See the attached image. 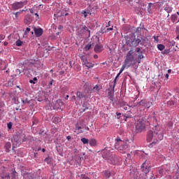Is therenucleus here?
Returning <instances> with one entry per match:
<instances>
[{"mask_svg": "<svg viewBox=\"0 0 179 179\" xmlns=\"http://www.w3.org/2000/svg\"><path fill=\"white\" fill-rule=\"evenodd\" d=\"M130 177L134 179H139V172H138V169H133V171L130 172Z\"/></svg>", "mask_w": 179, "mask_h": 179, "instance_id": "nucleus-8", "label": "nucleus"}, {"mask_svg": "<svg viewBox=\"0 0 179 179\" xmlns=\"http://www.w3.org/2000/svg\"><path fill=\"white\" fill-rule=\"evenodd\" d=\"M127 66L128 67V64H127V63L124 62V65H122V68L120 69V73H122V72H124V70L125 69V68H127Z\"/></svg>", "mask_w": 179, "mask_h": 179, "instance_id": "nucleus-26", "label": "nucleus"}, {"mask_svg": "<svg viewBox=\"0 0 179 179\" xmlns=\"http://www.w3.org/2000/svg\"><path fill=\"white\" fill-rule=\"evenodd\" d=\"M112 164H120V159L117 157H114L113 158Z\"/></svg>", "mask_w": 179, "mask_h": 179, "instance_id": "nucleus-23", "label": "nucleus"}, {"mask_svg": "<svg viewBox=\"0 0 179 179\" xmlns=\"http://www.w3.org/2000/svg\"><path fill=\"white\" fill-rule=\"evenodd\" d=\"M136 52H141V48H136Z\"/></svg>", "mask_w": 179, "mask_h": 179, "instance_id": "nucleus-58", "label": "nucleus"}, {"mask_svg": "<svg viewBox=\"0 0 179 179\" xmlns=\"http://www.w3.org/2000/svg\"><path fill=\"white\" fill-rule=\"evenodd\" d=\"M77 97L78 99H83L85 98V95H83V94H82L80 92H77Z\"/></svg>", "mask_w": 179, "mask_h": 179, "instance_id": "nucleus-29", "label": "nucleus"}, {"mask_svg": "<svg viewBox=\"0 0 179 179\" xmlns=\"http://www.w3.org/2000/svg\"><path fill=\"white\" fill-rule=\"evenodd\" d=\"M94 59H97V58H99V56L97 55H94Z\"/></svg>", "mask_w": 179, "mask_h": 179, "instance_id": "nucleus-61", "label": "nucleus"}, {"mask_svg": "<svg viewBox=\"0 0 179 179\" xmlns=\"http://www.w3.org/2000/svg\"><path fill=\"white\" fill-rule=\"evenodd\" d=\"M126 65H128V68L131 65H135L138 62L136 58H135V54L134 55V50H130L126 56V59L124 60Z\"/></svg>", "mask_w": 179, "mask_h": 179, "instance_id": "nucleus-3", "label": "nucleus"}, {"mask_svg": "<svg viewBox=\"0 0 179 179\" xmlns=\"http://www.w3.org/2000/svg\"><path fill=\"white\" fill-rule=\"evenodd\" d=\"M174 104H175L174 101H168V106H174Z\"/></svg>", "mask_w": 179, "mask_h": 179, "instance_id": "nucleus-43", "label": "nucleus"}, {"mask_svg": "<svg viewBox=\"0 0 179 179\" xmlns=\"http://www.w3.org/2000/svg\"><path fill=\"white\" fill-rule=\"evenodd\" d=\"M109 100H110V101H114V100H115V99L114 98V95L112 96H109Z\"/></svg>", "mask_w": 179, "mask_h": 179, "instance_id": "nucleus-44", "label": "nucleus"}, {"mask_svg": "<svg viewBox=\"0 0 179 179\" xmlns=\"http://www.w3.org/2000/svg\"><path fill=\"white\" fill-rule=\"evenodd\" d=\"M83 65H85L88 69L94 66V64L89 61L85 62Z\"/></svg>", "mask_w": 179, "mask_h": 179, "instance_id": "nucleus-15", "label": "nucleus"}, {"mask_svg": "<svg viewBox=\"0 0 179 179\" xmlns=\"http://www.w3.org/2000/svg\"><path fill=\"white\" fill-rule=\"evenodd\" d=\"M146 128V125L145 124V120H139L136 123V129L138 132H142Z\"/></svg>", "mask_w": 179, "mask_h": 179, "instance_id": "nucleus-7", "label": "nucleus"}, {"mask_svg": "<svg viewBox=\"0 0 179 179\" xmlns=\"http://www.w3.org/2000/svg\"><path fill=\"white\" fill-rule=\"evenodd\" d=\"M34 31L35 35L37 37H41V36H43V29H41V28H34Z\"/></svg>", "mask_w": 179, "mask_h": 179, "instance_id": "nucleus-9", "label": "nucleus"}, {"mask_svg": "<svg viewBox=\"0 0 179 179\" xmlns=\"http://www.w3.org/2000/svg\"><path fill=\"white\" fill-rule=\"evenodd\" d=\"M93 45H94V43H88V44L85 47V51H89V50H90V48H92V47H93Z\"/></svg>", "mask_w": 179, "mask_h": 179, "instance_id": "nucleus-22", "label": "nucleus"}, {"mask_svg": "<svg viewBox=\"0 0 179 179\" xmlns=\"http://www.w3.org/2000/svg\"><path fill=\"white\" fill-rule=\"evenodd\" d=\"M103 174H104L106 178H110V176H111V173H110L109 171H103Z\"/></svg>", "mask_w": 179, "mask_h": 179, "instance_id": "nucleus-25", "label": "nucleus"}, {"mask_svg": "<svg viewBox=\"0 0 179 179\" xmlns=\"http://www.w3.org/2000/svg\"><path fill=\"white\" fill-rule=\"evenodd\" d=\"M111 30H113V27L110 28L106 29V30L104 32H101V34H104V33H108V31H110Z\"/></svg>", "mask_w": 179, "mask_h": 179, "instance_id": "nucleus-40", "label": "nucleus"}, {"mask_svg": "<svg viewBox=\"0 0 179 179\" xmlns=\"http://www.w3.org/2000/svg\"><path fill=\"white\" fill-rule=\"evenodd\" d=\"M0 40H5V35L0 34Z\"/></svg>", "mask_w": 179, "mask_h": 179, "instance_id": "nucleus-49", "label": "nucleus"}, {"mask_svg": "<svg viewBox=\"0 0 179 179\" xmlns=\"http://www.w3.org/2000/svg\"><path fill=\"white\" fill-rule=\"evenodd\" d=\"M141 6H142V4H140V5L138 6V7H136V8H135V12H136V13H139V12H142V10H141V8H141Z\"/></svg>", "mask_w": 179, "mask_h": 179, "instance_id": "nucleus-33", "label": "nucleus"}, {"mask_svg": "<svg viewBox=\"0 0 179 179\" xmlns=\"http://www.w3.org/2000/svg\"><path fill=\"white\" fill-rule=\"evenodd\" d=\"M76 129H78V131H80V129H82V127L80 126H77Z\"/></svg>", "mask_w": 179, "mask_h": 179, "instance_id": "nucleus-60", "label": "nucleus"}, {"mask_svg": "<svg viewBox=\"0 0 179 179\" xmlns=\"http://www.w3.org/2000/svg\"><path fill=\"white\" fill-rule=\"evenodd\" d=\"M141 176H143L144 179H147L148 176L146 175L148 174V173H149V171H150V166L148 164V162L146 161L143 162V164L141 165Z\"/></svg>", "mask_w": 179, "mask_h": 179, "instance_id": "nucleus-6", "label": "nucleus"}, {"mask_svg": "<svg viewBox=\"0 0 179 179\" xmlns=\"http://www.w3.org/2000/svg\"><path fill=\"white\" fill-rule=\"evenodd\" d=\"M89 141H90L89 139L86 138H81V142H83L84 145H87L89 143Z\"/></svg>", "mask_w": 179, "mask_h": 179, "instance_id": "nucleus-27", "label": "nucleus"}, {"mask_svg": "<svg viewBox=\"0 0 179 179\" xmlns=\"http://www.w3.org/2000/svg\"><path fill=\"white\" fill-rule=\"evenodd\" d=\"M29 4V1L27 0H22L21 1H16L12 4V8L13 10H17L19 9H22L26 6V5Z\"/></svg>", "mask_w": 179, "mask_h": 179, "instance_id": "nucleus-4", "label": "nucleus"}, {"mask_svg": "<svg viewBox=\"0 0 179 179\" xmlns=\"http://www.w3.org/2000/svg\"><path fill=\"white\" fill-rule=\"evenodd\" d=\"M157 48H158V50H159V51H163V50H164V48H165V46L163 44H158Z\"/></svg>", "mask_w": 179, "mask_h": 179, "instance_id": "nucleus-28", "label": "nucleus"}, {"mask_svg": "<svg viewBox=\"0 0 179 179\" xmlns=\"http://www.w3.org/2000/svg\"><path fill=\"white\" fill-rule=\"evenodd\" d=\"M115 149L120 152V153H127L128 152V146L127 145V143L125 141L121 140L120 137H117L115 139Z\"/></svg>", "mask_w": 179, "mask_h": 179, "instance_id": "nucleus-2", "label": "nucleus"}, {"mask_svg": "<svg viewBox=\"0 0 179 179\" xmlns=\"http://www.w3.org/2000/svg\"><path fill=\"white\" fill-rule=\"evenodd\" d=\"M19 13H20V11H18V12H16L15 13H14L16 19H17V15H19Z\"/></svg>", "mask_w": 179, "mask_h": 179, "instance_id": "nucleus-55", "label": "nucleus"}, {"mask_svg": "<svg viewBox=\"0 0 179 179\" xmlns=\"http://www.w3.org/2000/svg\"><path fill=\"white\" fill-rule=\"evenodd\" d=\"M159 2H161V3H164L166 0H159Z\"/></svg>", "mask_w": 179, "mask_h": 179, "instance_id": "nucleus-64", "label": "nucleus"}, {"mask_svg": "<svg viewBox=\"0 0 179 179\" xmlns=\"http://www.w3.org/2000/svg\"><path fill=\"white\" fill-rule=\"evenodd\" d=\"M10 172H11V177H12V178H16V174H17V172H16V170L12 169L10 171Z\"/></svg>", "mask_w": 179, "mask_h": 179, "instance_id": "nucleus-24", "label": "nucleus"}, {"mask_svg": "<svg viewBox=\"0 0 179 179\" xmlns=\"http://www.w3.org/2000/svg\"><path fill=\"white\" fill-rule=\"evenodd\" d=\"M141 39L139 38H134L131 43H130V47H137V45H139L141 44Z\"/></svg>", "mask_w": 179, "mask_h": 179, "instance_id": "nucleus-10", "label": "nucleus"}, {"mask_svg": "<svg viewBox=\"0 0 179 179\" xmlns=\"http://www.w3.org/2000/svg\"><path fill=\"white\" fill-rule=\"evenodd\" d=\"M79 57L83 62V65H84L85 63L87 61V55L86 53H81L79 55Z\"/></svg>", "mask_w": 179, "mask_h": 179, "instance_id": "nucleus-11", "label": "nucleus"}, {"mask_svg": "<svg viewBox=\"0 0 179 179\" xmlns=\"http://www.w3.org/2000/svg\"><path fill=\"white\" fill-rule=\"evenodd\" d=\"M62 29H64V27L62 25H59L58 29L59 30H62Z\"/></svg>", "mask_w": 179, "mask_h": 179, "instance_id": "nucleus-57", "label": "nucleus"}, {"mask_svg": "<svg viewBox=\"0 0 179 179\" xmlns=\"http://www.w3.org/2000/svg\"><path fill=\"white\" fill-rule=\"evenodd\" d=\"M116 115L117 116V120H120V117H121L120 113H116Z\"/></svg>", "mask_w": 179, "mask_h": 179, "instance_id": "nucleus-52", "label": "nucleus"}, {"mask_svg": "<svg viewBox=\"0 0 179 179\" xmlns=\"http://www.w3.org/2000/svg\"><path fill=\"white\" fill-rule=\"evenodd\" d=\"M54 82V80L51 79V81L49 83V87H51L52 86V83Z\"/></svg>", "mask_w": 179, "mask_h": 179, "instance_id": "nucleus-53", "label": "nucleus"}, {"mask_svg": "<svg viewBox=\"0 0 179 179\" xmlns=\"http://www.w3.org/2000/svg\"><path fill=\"white\" fill-rule=\"evenodd\" d=\"M82 179H90V178H89V177L83 175V177H82Z\"/></svg>", "mask_w": 179, "mask_h": 179, "instance_id": "nucleus-56", "label": "nucleus"}, {"mask_svg": "<svg viewBox=\"0 0 179 179\" xmlns=\"http://www.w3.org/2000/svg\"><path fill=\"white\" fill-rule=\"evenodd\" d=\"M83 29L84 31H87L88 33V36L90 37V29H89V28L86 26H84Z\"/></svg>", "mask_w": 179, "mask_h": 179, "instance_id": "nucleus-31", "label": "nucleus"}, {"mask_svg": "<svg viewBox=\"0 0 179 179\" xmlns=\"http://www.w3.org/2000/svg\"><path fill=\"white\" fill-rule=\"evenodd\" d=\"M17 47H22L23 42L20 40H17L15 43Z\"/></svg>", "mask_w": 179, "mask_h": 179, "instance_id": "nucleus-32", "label": "nucleus"}, {"mask_svg": "<svg viewBox=\"0 0 179 179\" xmlns=\"http://www.w3.org/2000/svg\"><path fill=\"white\" fill-rule=\"evenodd\" d=\"M130 108H131V106H129L127 103L123 108H124V110H129Z\"/></svg>", "mask_w": 179, "mask_h": 179, "instance_id": "nucleus-46", "label": "nucleus"}, {"mask_svg": "<svg viewBox=\"0 0 179 179\" xmlns=\"http://www.w3.org/2000/svg\"><path fill=\"white\" fill-rule=\"evenodd\" d=\"M171 22H173V23H176V22H177V20H178V17L176 14L172 15L171 16Z\"/></svg>", "mask_w": 179, "mask_h": 179, "instance_id": "nucleus-20", "label": "nucleus"}, {"mask_svg": "<svg viewBox=\"0 0 179 179\" xmlns=\"http://www.w3.org/2000/svg\"><path fill=\"white\" fill-rule=\"evenodd\" d=\"M95 52H101L103 51V45H96L94 47Z\"/></svg>", "mask_w": 179, "mask_h": 179, "instance_id": "nucleus-14", "label": "nucleus"}, {"mask_svg": "<svg viewBox=\"0 0 179 179\" xmlns=\"http://www.w3.org/2000/svg\"><path fill=\"white\" fill-rule=\"evenodd\" d=\"M154 134L152 131H148L147 134V141L148 142H152V144H156L157 142H160V141H163V138H164V134L163 133V128L160 124H157L153 128Z\"/></svg>", "mask_w": 179, "mask_h": 179, "instance_id": "nucleus-1", "label": "nucleus"}, {"mask_svg": "<svg viewBox=\"0 0 179 179\" xmlns=\"http://www.w3.org/2000/svg\"><path fill=\"white\" fill-rule=\"evenodd\" d=\"M29 83H32L33 85H36V82H34L33 80H30Z\"/></svg>", "mask_w": 179, "mask_h": 179, "instance_id": "nucleus-59", "label": "nucleus"}, {"mask_svg": "<svg viewBox=\"0 0 179 179\" xmlns=\"http://www.w3.org/2000/svg\"><path fill=\"white\" fill-rule=\"evenodd\" d=\"M148 103V101L146 100H141L140 102L138 103L136 106H143V107H145L146 103Z\"/></svg>", "mask_w": 179, "mask_h": 179, "instance_id": "nucleus-21", "label": "nucleus"}, {"mask_svg": "<svg viewBox=\"0 0 179 179\" xmlns=\"http://www.w3.org/2000/svg\"><path fill=\"white\" fill-rule=\"evenodd\" d=\"M89 143L90 145V146H97V141L94 138H91L89 141Z\"/></svg>", "mask_w": 179, "mask_h": 179, "instance_id": "nucleus-17", "label": "nucleus"}, {"mask_svg": "<svg viewBox=\"0 0 179 179\" xmlns=\"http://www.w3.org/2000/svg\"><path fill=\"white\" fill-rule=\"evenodd\" d=\"M0 178L1 179H10V174L8 173V168L0 164Z\"/></svg>", "mask_w": 179, "mask_h": 179, "instance_id": "nucleus-5", "label": "nucleus"}, {"mask_svg": "<svg viewBox=\"0 0 179 179\" xmlns=\"http://www.w3.org/2000/svg\"><path fill=\"white\" fill-rule=\"evenodd\" d=\"M68 13H64V10H62L61 16H68Z\"/></svg>", "mask_w": 179, "mask_h": 179, "instance_id": "nucleus-45", "label": "nucleus"}, {"mask_svg": "<svg viewBox=\"0 0 179 179\" xmlns=\"http://www.w3.org/2000/svg\"><path fill=\"white\" fill-rule=\"evenodd\" d=\"M8 129H12V122H9L7 124Z\"/></svg>", "mask_w": 179, "mask_h": 179, "instance_id": "nucleus-47", "label": "nucleus"}, {"mask_svg": "<svg viewBox=\"0 0 179 179\" xmlns=\"http://www.w3.org/2000/svg\"><path fill=\"white\" fill-rule=\"evenodd\" d=\"M24 179H33V174L31 173H27L22 174Z\"/></svg>", "mask_w": 179, "mask_h": 179, "instance_id": "nucleus-16", "label": "nucleus"}, {"mask_svg": "<svg viewBox=\"0 0 179 179\" xmlns=\"http://www.w3.org/2000/svg\"><path fill=\"white\" fill-rule=\"evenodd\" d=\"M150 106H152V103L149 102V101H147L145 107H147V108H150Z\"/></svg>", "mask_w": 179, "mask_h": 179, "instance_id": "nucleus-41", "label": "nucleus"}, {"mask_svg": "<svg viewBox=\"0 0 179 179\" xmlns=\"http://www.w3.org/2000/svg\"><path fill=\"white\" fill-rule=\"evenodd\" d=\"M138 60L137 61V62H138V64H139L141 62V59H143V55H142V54L138 55Z\"/></svg>", "mask_w": 179, "mask_h": 179, "instance_id": "nucleus-35", "label": "nucleus"}, {"mask_svg": "<svg viewBox=\"0 0 179 179\" xmlns=\"http://www.w3.org/2000/svg\"><path fill=\"white\" fill-rule=\"evenodd\" d=\"M81 13H82V15H84V17H85V19H86V17H87V14H88L89 13L86 12L85 10H83V11L81 12Z\"/></svg>", "mask_w": 179, "mask_h": 179, "instance_id": "nucleus-38", "label": "nucleus"}, {"mask_svg": "<svg viewBox=\"0 0 179 179\" xmlns=\"http://www.w3.org/2000/svg\"><path fill=\"white\" fill-rule=\"evenodd\" d=\"M127 104H128V103H127V102H125V101H122V102L120 103V107H123V108H124V106H126Z\"/></svg>", "mask_w": 179, "mask_h": 179, "instance_id": "nucleus-37", "label": "nucleus"}, {"mask_svg": "<svg viewBox=\"0 0 179 179\" xmlns=\"http://www.w3.org/2000/svg\"><path fill=\"white\" fill-rule=\"evenodd\" d=\"M30 31V28H27L24 34H27Z\"/></svg>", "mask_w": 179, "mask_h": 179, "instance_id": "nucleus-54", "label": "nucleus"}, {"mask_svg": "<svg viewBox=\"0 0 179 179\" xmlns=\"http://www.w3.org/2000/svg\"><path fill=\"white\" fill-rule=\"evenodd\" d=\"M45 163H47V164H51V163L52 162V159H51L50 157H46L45 159Z\"/></svg>", "mask_w": 179, "mask_h": 179, "instance_id": "nucleus-30", "label": "nucleus"}, {"mask_svg": "<svg viewBox=\"0 0 179 179\" xmlns=\"http://www.w3.org/2000/svg\"><path fill=\"white\" fill-rule=\"evenodd\" d=\"M15 72H16L17 75H20V73H22V72H20V69H16Z\"/></svg>", "mask_w": 179, "mask_h": 179, "instance_id": "nucleus-48", "label": "nucleus"}, {"mask_svg": "<svg viewBox=\"0 0 179 179\" xmlns=\"http://www.w3.org/2000/svg\"><path fill=\"white\" fill-rule=\"evenodd\" d=\"M29 11H30V13H34V10L33 9H31V8H29Z\"/></svg>", "mask_w": 179, "mask_h": 179, "instance_id": "nucleus-63", "label": "nucleus"}, {"mask_svg": "<svg viewBox=\"0 0 179 179\" xmlns=\"http://www.w3.org/2000/svg\"><path fill=\"white\" fill-rule=\"evenodd\" d=\"M93 90L95 92H99V90H100L99 85H96L95 87H94Z\"/></svg>", "mask_w": 179, "mask_h": 179, "instance_id": "nucleus-42", "label": "nucleus"}, {"mask_svg": "<svg viewBox=\"0 0 179 179\" xmlns=\"http://www.w3.org/2000/svg\"><path fill=\"white\" fill-rule=\"evenodd\" d=\"M21 101H22V104H29V103H30V100L27 98L25 99H21Z\"/></svg>", "mask_w": 179, "mask_h": 179, "instance_id": "nucleus-34", "label": "nucleus"}, {"mask_svg": "<svg viewBox=\"0 0 179 179\" xmlns=\"http://www.w3.org/2000/svg\"><path fill=\"white\" fill-rule=\"evenodd\" d=\"M115 85H116V83H115V80H114V85L113 86L111 87L108 89V96H114V90L115 89Z\"/></svg>", "mask_w": 179, "mask_h": 179, "instance_id": "nucleus-12", "label": "nucleus"}, {"mask_svg": "<svg viewBox=\"0 0 179 179\" xmlns=\"http://www.w3.org/2000/svg\"><path fill=\"white\" fill-rule=\"evenodd\" d=\"M31 22V17H30V15H27L24 19V23H26V24H29V23Z\"/></svg>", "mask_w": 179, "mask_h": 179, "instance_id": "nucleus-18", "label": "nucleus"}, {"mask_svg": "<svg viewBox=\"0 0 179 179\" xmlns=\"http://www.w3.org/2000/svg\"><path fill=\"white\" fill-rule=\"evenodd\" d=\"M11 146L12 145L10 144V143L9 142L6 143L4 146L6 149V152H10Z\"/></svg>", "mask_w": 179, "mask_h": 179, "instance_id": "nucleus-19", "label": "nucleus"}, {"mask_svg": "<svg viewBox=\"0 0 179 179\" xmlns=\"http://www.w3.org/2000/svg\"><path fill=\"white\" fill-rule=\"evenodd\" d=\"M66 139H67L68 141H71V136H68L66 137Z\"/></svg>", "mask_w": 179, "mask_h": 179, "instance_id": "nucleus-62", "label": "nucleus"}, {"mask_svg": "<svg viewBox=\"0 0 179 179\" xmlns=\"http://www.w3.org/2000/svg\"><path fill=\"white\" fill-rule=\"evenodd\" d=\"M153 38L155 40V41H157V43L159 42V36H154Z\"/></svg>", "mask_w": 179, "mask_h": 179, "instance_id": "nucleus-50", "label": "nucleus"}, {"mask_svg": "<svg viewBox=\"0 0 179 179\" xmlns=\"http://www.w3.org/2000/svg\"><path fill=\"white\" fill-rule=\"evenodd\" d=\"M167 167L168 166L165 165L159 169V174L161 176V177H163V176H164V172L167 171V169H166Z\"/></svg>", "mask_w": 179, "mask_h": 179, "instance_id": "nucleus-13", "label": "nucleus"}, {"mask_svg": "<svg viewBox=\"0 0 179 179\" xmlns=\"http://www.w3.org/2000/svg\"><path fill=\"white\" fill-rule=\"evenodd\" d=\"M164 10H166V12H167V13H170L171 12V8L170 7H166L164 8Z\"/></svg>", "mask_w": 179, "mask_h": 179, "instance_id": "nucleus-39", "label": "nucleus"}, {"mask_svg": "<svg viewBox=\"0 0 179 179\" xmlns=\"http://www.w3.org/2000/svg\"><path fill=\"white\" fill-rule=\"evenodd\" d=\"M5 106V103H3V102L0 101V108H2V107H3Z\"/></svg>", "mask_w": 179, "mask_h": 179, "instance_id": "nucleus-51", "label": "nucleus"}, {"mask_svg": "<svg viewBox=\"0 0 179 179\" xmlns=\"http://www.w3.org/2000/svg\"><path fill=\"white\" fill-rule=\"evenodd\" d=\"M52 120H53V122H55V124H57V122H59V117H53Z\"/></svg>", "mask_w": 179, "mask_h": 179, "instance_id": "nucleus-36", "label": "nucleus"}]
</instances>
